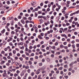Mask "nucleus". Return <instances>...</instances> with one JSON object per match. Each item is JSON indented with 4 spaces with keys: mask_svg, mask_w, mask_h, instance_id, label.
Instances as JSON below:
<instances>
[{
    "mask_svg": "<svg viewBox=\"0 0 79 79\" xmlns=\"http://www.w3.org/2000/svg\"><path fill=\"white\" fill-rule=\"evenodd\" d=\"M72 69L71 68H69V71H72Z\"/></svg>",
    "mask_w": 79,
    "mask_h": 79,
    "instance_id": "obj_50",
    "label": "nucleus"
},
{
    "mask_svg": "<svg viewBox=\"0 0 79 79\" xmlns=\"http://www.w3.org/2000/svg\"><path fill=\"white\" fill-rule=\"evenodd\" d=\"M14 77H17L18 76H19V74H18L15 73L14 74Z\"/></svg>",
    "mask_w": 79,
    "mask_h": 79,
    "instance_id": "obj_5",
    "label": "nucleus"
},
{
    "mask_svg": "<svg viewBox=\"0 0 79 79\" xmlns=\"http://www.w3.org/2000/svg\"><path fill=\"white\" fill-rule=\"evenodd\" d=\"M23 19H24V20H27V18L25 17H23Z\"/></svg>",
    "mask_w": 79,
    "mask_h": 79,
    "instance_id": "obj_18",
    "label": "nucleus"
},
{
    "mask_svg": "<svg viewBox=\"0 0 79 79\" xmlns=\"http://www.w3.org/2000/svg\"><path fill=\"white\" fill-rule=\"evenodd\" d=\"M11 34H12V35H13L14 34H15V32L14 31H12L11 32Z\"/></svg>",
    "mask_w": 79,
    "mask_h": 79,
    "instance_id": "obj_42",
    "label": "nucleus"
},
{
    "mask_svg": "<svg viewBox=\"0 0 79 79\" xmlns=\"http://www.w3.org/2000/svg\"><path fill=\"white\" fill-rule=\"evenodd\" d=\"M71 73H75V70H72Z\"/></svg>",
    "mask_w": 79,
    "mask_h": 79,
    "instance_id": "obj_47",
    "label": "nucleus"
},
{
    "mask_svg": "<svg viewBox=\"0 0 79 79\" xmlns=\"http://www.w3.org/2000/svg\"><path fill=\"white\" fill-rule=\"evenodd\" d=\"M28 63L30 65H32V61H31V60H29L28 61Z\"/></svg>",
    "mask_w": 79,
    "mask_h": 79,
    "instance_id": "obj_6",
    "label": "nucleus"
},
{
    "mask_svg": "<svg viewBox=\"0 0 79 79\" xmlns=\"http://www.w3.org/2000/svg\"><path fill=\"white\" fill-rule=\"evenodd\" d=\"M49 67L50 68H53V65L52 64H51L49 65Z\"/></svg>",
    "mask_w": 79,
    "mask_h": 79,
    "instance_id": "obj_16",
    "label": "nucleus"
},
{
    "mask_svg": "<svg viewBox=\"0 0 79 79\" xmlns=\"http://www.w3.org/2000/svg\"><path fill=\"white\" fill-rule=\"evenodd\" d=\"M32 48H33V47H32V46H30L29 47V48L31 50V49H32Z\"/></svg>",
    "mask_w": 79,
    "mask_h": 79,
    "instance_id": "obj_46",
    "label": "nucleus"
},
{
    "mask_svg": "<svg viewBox=\"0 0 79 79\" xmlns=\"http://www.w3.org/2000/svg\"><path fill=\"white\" fill-rule=\"evenodd\" d=\"M61 36L64 37H65V39H67V38H68V36H67V35H66L64 34L62 35Z\"/></svg>",
    "mask_w": 79,
    "mask_h": 79,
    "instance_id": "obj_3",
    "label": "nucleus"
},
{
    "mask_svg": "<svg viewBox=\"0 0 79 79\" xmlns=\"http://www.w3.org/2000/svg\"><path fill=\"white\" fill-rule=\"evenodd\" d=\"M56 7V6H55V5H54L53 6V7L52 8V10H54V8H55V7Z\"/></svg>",
    "mask_w": 79,
    "mask_h": 79,
    "instance_id": "obj_30",
    "label": "nucleus"
},
{
    "mask_svg": "<svg viewBox=\"0 0 79 79\" xmlns=\"http://www.w3.org/2000/svg\"><path fill=\"white\" fill-rule=\"evenodd\" d=\"M21 22L22 24H25V22H24V20L23 19H22L21 20Z\"/></svg>",
    "mask_w": 79,
    "mask_h": 79,
    "instance_id": "obj_8",
    "label": "nucleus"
},
{
    "mask_svg": "<svg viewBox=\"0 0 79 79\" xmlns=\"http://www.w3.org/2000/svg\"><path fill=\"white\" fill-rule=\"evenodd\" d=\"M28 52L29 53H32V51H31V50H30V49H28Z\"/></svg>",
    "mask_w": 79,
    "mask_h": 79,
    "instance_id": "obj_12",
    "label": "nucleus"
},
{
    "mask_svg": "<svg viewBox=\"0 0 79 79\" xmlns=\"http://www.w3.org/2000/svg\"><path fill=\"white\" fill-rule=\"evenodd\" d=\"M56 47L55 46H53L51 47L52 49H55Z\"/></svg>",
    "mask_w": 79,
    "mask_h": 79,
    "instance_id": "obj_29",
    "label": "nucleus"
},
{
    "mask_svg": "<svg viewBox=\"0 0 79 79\" xmlns=\"http://www.w3.org/2000/svg\"><path fill=\"white\" fill-rule=\"evenodd\" d=\"M18 24L19 26H20L21 27H23V25L20 22L18 23Z\"/></svg>",
    "mask_w": 79,
    "mask_h": 79,
    "instance_id": "obj_2",
    "label": "nucleus"
},
{
    "mask_svg": "<svg viewBox=\"0 0 79 79\" xmlns=\"http://www.w3.org/2000/svg\"><path fill=\"white\" fill-rule=\"evenodd\" d=\"M68 65H64V68H68Z\"/></svg>",
    "mask_w": 79,
    "mask_h": 79,
    "instance_id": "obj_45",
    "label": "nucleus"
},
{
    "mask_svg": "<svg viewBox=\"0 0 79 79\" xmlns=\"http://www.w3.org/2000/svg\"><path fill=\"white\" fill-rule=\"evenodd\" d=\"M53 24H52L50 25V29H52V27H53Z\"/></svg>",
    "mask_w": 79,
    "mask_h": 79,
    "instance_id": "obj_49",
    "label": "nucleus"
},
{
    "mask_svg": "<svg viewBox=\"0 0 79 79\" xmlns=\"http://www.w3.org/2000/svg\"><path fill=\"white\" fill-rule=\"evenodd\" d=\"M5 24H6V21H4L3 22V24L2 25H5Z\"/></svg>",
    "mask_w": 79,
    "mask_h": 79,
    "instance_id": "obj_43",
    "label": "nucleus"
},
{
    "mask_svg": "<svg viewBox=\"0 0 79 79\" xmlns=\"http://www.w3.org/2000/svg\"><path fill=\"white\" fill-rule=\"evenodd\" d=\"M13 53L14 54H16V51L15 50H13Z\"/></svg>",
    "mask_w": 79,
    "mask_h": 79,
    "instance_id": "obj_23",
    "label": "nucleus"
},
{
    "mask_svg": "<svg viewBox=\"0 0 79 79\" xmlns=\"http://www.w3.org/2000/svg\"><path fill=\"white\" fill-rule=\"evenodd\" d=\"M39 66H42V63H40L39 64Z\"/></svg>",
    "mask_w": 79,
    "mask_h": 79,
    "instance_id": "obj_37",
    "label": "nucleus"
},
{
    "mask_svg": "<svg viewBox=\"0 0 79 79\" xmlns=\"http://www.w3.org/2000/svg\"><path fill=\"white\" fill-rule=\"evenodd\" d=\"M20 54L19 53H18L17 54V56L19 57V56H20Z\"/></svg>",
    "mask_w": 79,
    "mask_h": 79,
    "instance_id": "obj_40",
    "label": "nucleus"
},
{
    "mask_svg": "<svg viewBox=\"0 0 79 79\" xmlns=\"http://www.w3.org/2000/svg\"><path fill=\"white\" fill-rule=\"evenodd\" d=\"M22 57H23V58H25L26 57V56L25 54H23L22 55Z\"/></svg>",
    "mask_w": 79,
    "mask_h": 79,
    "instance_id": "obj_10",
    "label": "nucleus"
},
{
    "mask_svg": "<svg viewBox=\"0 0 79 79\" xmlns=\"http://www.w3.org/2000/svg\"><path fill=\"white\" fill-rule=\"evenodd\" d=\"M59 62H60V63H61L62 62H63V59H60L59 60Z\"/></svg>",
    "mask_w": 79,
    "mask_h": 79,
    "instance_id": "obj_34",
    "label": "nucleus"
},
{
    "mask_svg": "<svg viewBox=\"0 0 79 79\" xmlns=\"http://www.w3.org/2000/svg\"><path fill=\"white\" fill-rule=\"evenodd\" d=\"M40 34L42 35V36H44V33H41Z\"/></svg>",
    "mask_w": 79,
    "mask_h": 79,
    "instance_id": "obj_56",
    "label": "nucleus"
},
{
    "mask_svg": "<svg viewBox=\"0 0 79 79\" xmlns=\"http://www.w3.org/2000/svg\"><path fill=\"white\" fill-rule=\"evenodd\" d=\"M76 46H77V48L79 47V44H77Z\"/></svg>",
    "mask_w": 79,
    "mask_h": 79,
    "instance_id": "obj_64",
    "label": "nucleus"
},
{
    "mask_svg": "<svg viewBox=\"0 0 79 79\" xmlns=\"http://www.w3.org/2000/svg\"><path fill=\"white\" fill-rule=\"evenodd\" d=\"M16 32L15 33H17V32H18L19 31V30H18V29H16L15 30Z\"/></svg>",
    "mask_w": 79,
    "mask_h": 79,
    "instance_id": "obj_51",
    "label": "nucleus"
},
{
    "mask_svg": "<svg viewBox=\"0 0 79 79\" xmlns=\"http://www.w3.org/2000/svg\"><path fill=\"white\" fill-rule=\"evenodd\" d=\"M47 61H48V62H50V59L48 58H47Z\"/></svg>",
    "mask_w": 79,
    "mask_h": 79,
    "instance_id": "obj_15",
    "label": "nucleus"
},
{
    "mask_svg": "<svg viewBox=\"0 0 79 79\" xmlns=\"http://www.w3.org/2000/svg\"><path fill=\"white\" fill-rule=\"evenodd\" d=\"M27 71L28 73H30V72H31V69H28L27 70Z\"/></svg>",
    "mask_w": 79,
    "mask_h": 79,
    "instance_id": "obj_48",
    "label": "nucleus"
},
{
    "mask_svg": "<svg viewBox=\"0 0 79 79\" xmlns=\"http://www.w3.org/2000/svg\"><path fill=\"white\" fill-rule=\"evenodd\" d=\"M28 19L29 20H32V18L31 17H29Z\"/></svg>",
    "mask_w": 79,
    "mask_h": 79,
    "instance_id": "obj_62",
    "label": "nucleus"
},
{
    "mask_svg": "<svg viewBox=\"0 0 79 79\" xmlns=\"http://www.w3.org/2000/svg\"><path fill=\"white\" fill-rule=\"evenodd\" d=\"M30 61H33L34 60V58L33 57H31L30 58Z\"/></svg>",
    "mask_w": 79,
    "mask_h": 79,
    "instance_id": "obj_22",
    "label": "nucleus"
},
{
    "mask_svg": "<svg viewBox=\"0 0 79 79\" xmlns=\"http://www.w3.org/2000/svg\"><path fill=\"white\" fill-rule=\"evenodd\" d=\"M6 3L8 5H10V1H7L6 2Z\"/></svg>",
    "mask_w": 79,
    "mask_h": 79,
    "instance_id": "obj_35",
    "label": "nucleus"
},
{
    "mask_svg": "<svg viewBox=\"0 0 79 79\" xmlns=\"http://www.w3.org/2000/svg\"><path fill=\"white\" fill-rule=\"evenodd\" d=\"M28 76V73H26L25 75V77H27Z\"/></svg>",
    "mask_w": 79,
    "mask_h": 79,
    "instance_id": "obj_32",
    "label": "nucleus"
},
{
    "mask_svg": "<svg viewBox=\"0 0 79 79\" xmlns=\"http://www.w3.org/2000/svg\"><path fill=\"white\" fill-rule=\"evenodd\" d=\"M25 60H29V57H25Z\"/></svg>",
    "mask_w": 79,
    "mask_h": 79,
    "instance_id": "obj_52",
    "label": "nucleus"
},
{
    "mask_svg": "<svg viewBox=\"0 0 79 79\" xmlns=\"http://www.w3.org/2000/svg\"><path fill=\"white\" fill-rule=\"evenodd\" d=\"M55 45L56 46H57V45H58V42H56L55 43Z\"/></svg>",
    "mask_w": 79,
    "mask_h": 79,
    "instance_id": "obj_36",
    "label": "nucleus"
},
{
    "mask_svg": "<svg viewBox=\"0 0 79 79\" xmlns=\"http://www.w3.org/2000/svg\"><path fill=\"white\" fill-rule=\"evenodd\" d=\"M3 59H4V60H6V57L5 56L3 57Z\"/></svg>",
    "mask_w": 79,
    "mask_h": 79,
    "instance_id": "obj_61",
    "label": "nucleus"
},
{
    "mask_svg": "<svg viewBox=\"0 0 79 79\" xmlns=\"http://www.w3.org/2000/svg\"><path fill=\"white\" fill-rule=\"evenodd\" d=\"M72 47H73V48H75V45L73 44L72 45Z\"/></svg>",
    "mask_w": 79,
    "mask_h": 79,
    "instance_id": "obj_28",
    "label": "nucleus"
},
{
    "mask_svg": "<svg viewBox=\"0 0 79 79\" xmlns=\"http://www.w3.org/2000/svg\"><path fill=\"white\" fill-rule=\"evenodd\" d=\"M11 26H13V24L14 23V21H13V20H12L11 22Z\"/></svg>",
    "mask_w": 79,
    "mask_h": 79,
    "instance_id": "obj_14",
    "label": "nucleus"
},
{
    "mask_svg": "<svg viewBox=\"0 0 79 79\" xmlns=\"http://www.w3.org/2000/svg\"><path fill=\"white\" fill-rule=\"evenodd\" d=\"M45 59L43 58L42 60V62H45Z\"/></svg>",
    "mask_w": 79,
    "mask_h": 79,
    "instance_id": "obj_31",
    "label": "nucleus"
},
{
    "mask_svg": "<svg viewBox=\"0 0 79 79\" xmlns=\"http://www.w3.org/2000/svg\"><path fill=\"white\" fill-rule=\"evenodd\" d=\"M46 68V67H45V66H43L42 67V69L43 70H44Z\"/></svg>",
    "mask_w": 79,
    "mask_h": 79,
    "instance_id": "obj_26",
    "label": "nucleus"
},
{
    "mask_svg": "<svg viewBox=\"0 0 79 79\" xmlns=\"http://www.w3.org/2000/svg\"><path fill=\"white\" fill-rule=\"evenodd\" d=\"M40 69H39L36 72V74H39L40 73Z\"/></svg>",
    "mask_w": 79,
    "mask_h": 79,
    "instance_id": "obj_1",
    "label": "nucleus"
},
{
    "mask_svg": "<svg viewBox=\"0 0 79 79\" xmlns=\"http://www.w3.org/2000/svg\"><path fill=\"white\" fill-rule=\"evenodd\" d=\"M65 19H68V16L66 15V14H65Z\"/></svg>",
    "mask_w": 79,
    "mask_h": 79,
    "instance_id": "obj_21",
    "label": "nucleus"
},
{
    "mask_svg": "<svg viewBox=\"0 0 79 79\" xmlns=\"http://www.w3.org/2000/svg\"><path fill=\"white\" fill-rule=\"evenodd\" d=\"M24 72H22L20 73V76L21 77L23 76H24Z\"/></svg>",
    "mask_w": 79,
    "mask_h": 79,
    "instance_id": "obj_7",
    "label": "nucleus"
},
{
    "mask_svg": "<svg viewBox=\"0 0 79 79\" xmlns=\"http://www.w3.org/2000/svg\"><path fill=\"white\" fill-rule=\"evenodd\" d=\"M39 10V9H38V8H35V10H33V11H38Z\"/></svg>",
    "mask_w": 79,
    "mask_h": 79,
    "instance_id": "obj_27",
    "label": "nucleus"
},
{
    "mask_svg": "<svg viewBox=\"0 0 79 79\" xmlns=\"http://www.w3.org/2000/svg\"><path fill=\"white\" fill-rule=\"evenodd\" d=\"M35 74V73L34 72L31 73V75L32 76H34V75Z\"/></svg>",
    "mask_w": 79,
    "mask_h": 79,
    "instance_id": "obj_25",
    "label": "nucleus"
},
{
    "mask_svg": "<svg viewBox=\"0 0 79 79\" xmlns=\"http://www.w3.org/2000/svg\"><path fill=\"white\" fill-rule=\"evenodd\" d=\"M54 56H55V55L54 54H52L51 55V57L52 58H53Z\"/></svg>",
    "mask_w": 79,
    "mask_h": 79,
    "instance_id": "obj_38",
    "label": "nucleus"
},
{
    "mask_svg": "<svg viewBox=\"0 0 79 79\" xmlns=\"http://www.w3.org/2000/svg\"><path fill=\"white\" fill-rule=\"evenodd\" d=\"M56 74H54L53 76V78L54 79H56Z\"/></svg>",
    "mask_w": 79,
    "mask_h": 79,
    "instance_id": "obj_20",
    "label": "nucleus"
},
{
    "mask_svg": "<svg viewBox=\"0 0 79 79\" xmlns=\"http://www.w3.org/2000/svg\"><path fill=\"white\" fill-rule=\"evenodd\" d=\"M64 17H61V20H64Z\"/></svg>",
    "mask_w": 79,
    "mask_h": 79,
    "instance_id": "obj_55",
    "label": "nucleus"
},
{
    "mask_svg": "<svg viewBox=\"0 0 79 79\" xmlns=\"http://www.w3.org/2000/svg\"><path fill=\"white\" fill-rule=\"evenodd\" d=\"M39 21L40 22V24H41V23H43V22H44V21L42 19H40L39 20Z\"/></svg>",
    "mask_w": 79,
    "mask_h": 79,
    "instance_id": "obj_9",
    "label": "nucleus"
},
{
    "mask_svg": "<svg viewBox=\"0 0 79 79\" xmlns=\"http://www.w3.org/2000/svg\"><path fill=\"white\" fill-rule=\"evenodd\" d=\"M4 72L5 71V73H4L3 74L2 76H3V77H6V71L4 70Z\"/></svg>",
    "mask_w": 79,
    "mask_h": 79,
    "instance_id": "obj_4",
    "label": "nucleus"
},
{
    "mask_svg": "<svg viewBox=\"0 0 79 79\" xmlns=\"http://www.w3.org/2000/svg\"><path fill=\"white\" fill-rule=\"evenodd\" d=\"M18 45H23V42H21L18 43Z\"/></svg>",
    "mask_w": 79,
    "mask_h": 79,
    "instance_id": "obj_13",
    "label": "nucleus"
},
{
    "mask_svg": "<svg viewBox=\"0 0 79 79\" xmlns=\"http://www.w3.org/2000/svg\"><path fill=\"white\" fill-rule=\"evenodd\" d=\"M37 48V46L36 45H34V46L33 47V48H34V49H35V48Z\"/></svg>",
    "mask_w": 79,
    "mask_h": 79,
    "instance_id": "obj_53",
    "label": "nucleus"
},
{
    "mask_svg": "<svg viewBox=\"0 0 79 79\" xmlns=\"http://www.w3.org/2000/svg\"><path fill=\"white\" fill-rule=\"evenodd\" d=\"M15 58L16 60H18V56L15 57Z\"/></svg>",
    "mask_w": 79,
    "mask_h": 79,
    "instance_id": "obj_33",
    "label": "nucleus"
},
{
    "mask_svg": "<svg viewBox=\"0 0 79 79\" xmlns=\"http://www.w3.org/2000/svg\"><path fill=\"white\" fill-rule=\"evenodd\" d=\"M43 18V16H39L38 18H41V19Z\"/></svg>",
    "mask_w": 79,
    "mask_h": 79,
    "instance_id": "obj_19",
    "label": "nucleus"
},
{
    "mask_svg": "<svg viewBox=\"0 0 79 79\" xmlns=\"http://www.w3.org/2000/svg\"><path fill=\"white\" fill-rule=\"evenodd\" d=\"M5 61H3V60H2V61H1V63L2 64H4V63H5Z\"/></svg>",
    "mask_w": 79,
    "mask_h": 79,
    "instance_id": "obj_60",
    "label": "nucleus"
},
{
    "mask_svg": "<svg viewBox=\"0 0 79 79\" xmlns=\"http://www.w3.org/2000/svg\"><path fill=\"white\" fill-rule=\"evenodd\" d=\"M5 29H3L2 31H1L2 34H4V33H5Z\"/></svg>",
    "mask_w": 79,
    "mask_h": 79,
    "instance_id": "obj_17",
    "label": "nucleus"
},
{
    "mask_svg": "<svg viewBox=\"0 0 79 79\" xmlns=\"http://www.w3.org/2000/svg\"><path fill=\"white\" fill-rule=\"evenodd\" d=\"M38 37L40 39H42L43 38L42 37H41V35H38Z\"/></svg>",
    "mask_w": 79,
    "mask_h": 79,
    "instance_id": "obj_11",
    "label": "nucleus"
},
{
    "mask_svg": "<svg viewBox=\"0 0 79 79\" xmlns=\"http://www.w3.org/2000/svg\"><path fill=\"white\" fill-rule=\"evenodd\" d=\"M15 50H16V51H17V52H19V49L17 48H15Z\"/></svg>",
    "mask_w": 79,
    "mask_h": 79,
    "instance_id": "obj_39",
    "label": "nucleus"
},
{
    "mask_svg": "<svg viewBox=\"0 0 79 79\" xmlns=\"http://www.w3.org/2000/svg\"><path fill=\"white\" fill-rule=\"evenodd\" d=\"M19 73H20V71H19V70H17L16 71V73L17 74H19Z\"/></svg>",
    "mask_w": 79,
    "mask_h": 79,
    "instance_id": "obj_58",
    "label": "nucleus"
},
{
    "mask_svg": "<svg viewBox=\"0 0 79 79\" xmlns=\"http://www.w3.org/2000/svg\"><path fill=\"white\" fill-rule=\"evenodd\" d=\"M50 9L49 8H48L47 9V11H50Z\"/></svg>",
    "mask_w": 79,
    "mask_h": 79,
    "instance_id": "obj_63",
    "label": "nucleus"
},
{
    "mask_svg": "<svg viewBox=\"0 0 79 79\" xmlns=\"http://www.w3.org/2000/svg\"><path fill=\"white\" fill-rule=\"evenodd\" d=\"M20 53H24V51L23 50H21L20 51Z\"/></svg>",
    "mask_w": 79,
    "mask_h": 79,
    "instance_id": "obj_57",
    "label": "nucleus"
},
{
    "mask_svg": "<svg viewBox=\"0 0 79 79\" xmlns=\"http://www.w3.org/2000/svg\"><path fill=\"white\" fill-rule=\"evenodd\" d=\"M19 59L20 60V61H22L23 60V58L21 57H20L19 58Z\"/></svg>",
    "mask_w": 79,
    "mask_h": 79,
    "instance_id": "obj_24",
    "label": "nucleus"
},
{
    "mask_svg": "<svg viewBox=\"0 0 79 79\" xmlns=\"http://www.w3.org/2000/svg\"><path fill=\"white\" fill-rule=\"evenodd\" d=\"M60 48H64V46H63V45H60Z\"/></svg>",
    "mask_w": 79,
    "mask_h": 79,
    "instance_id": "obj_41",
    "label": "nucleus"
},
{
    "mask_svg": "<svg viewBox=\"0 0 79 79\" xmlns=\"http://www.w3.org/2000/svg\"><path fill=\"white\" fill-rule=\"evenodd\" d=\"M9 44L10 45H11V46H12V45H13V44H12V42L9 43Z\"/></svg>",
    "mask_w": 79,
    "mask_h": 79,
    "instance_id": "obj_59",
    "label": "nucleus"
},
{
    "mask_svg": "<svg viewBox=\"0 0 79 79\" xmlns=\"http://www.w3.org/2000/svg\"><path fill=\"white\" fill-rule=\"evenodd\" d=\"M53 29L54 31H56V30H57V28H56L55 27H54L53 28Z\"/></svg>",
    "mask_w": 79,
    "mask_h": 79,
    "instance_id": "obj_44",
    "label": "nucleus"
},
{
    "mask_svg": "<svg viewBox=\"0 0 79 79\" xmlns=\"http://www.w3.org/2000/svg\"><path fill=\"white\" fill-rule=\"evenodd\" d=\"M72 44H74V43H75V41L74 40H73L71 42Z\"/></svg>",
    "mask_w": 79,
    "mask_h": 79,
    "instance_id": "obj_54",
    "label": "nucleus"
}]
</instances>
